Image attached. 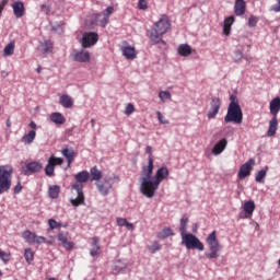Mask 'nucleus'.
<instances>
[{
	"mask_svg": "<svg viewBox=\"0 0 280 280\" xmlns=\"http://www.w3.org/2000/svg\"><path fill=\"white\" fill-rule=\"evenodd\" d=\"M152 172H154V159L148 158V165L141 167L140 177V191L145 198H154V191L159 189V185L170 176V170L167 167H160L152 180Z\"/></svg>",
	"mask_w": 280,
	"mask_h": 280,
	"instance_id": "f257e3e1",
	"label": "nucleus"
},
{
	"mask_svg": "<svg viewBox=\"0 0 280 280\" xmlns=\"http://www.w3.org/2000/svg\"><path fill=\"white\" fill-rule=\"evenodd\" d=\"M172 27V23H170V18L166 14L161 15L158 22L154 23L151 28V33L149 35L150 45H167V43L162 38L164 34H167V31Z\"/></svg>",
	"mask_w": 280,
	"mask_h": 280,
	"instance_id": "f03ea898",
	"label": "nucleus"
},
{
	"mask_svg": "<svg viewBox=\"0 0 280 280\" xmlns=\"http://www.w3.org/2000/svg\"><path fill=\"white\" fill-rule=\"evenodd\" d=\"M244 119V114L242 113V107L240 106V101L235 94L230 95V104L228 107V113L224 117L225 124H242Z\"/></svg>",
	"mask_w": 280,
	"mask_h": 280,
	"instance_id": "7ed1b4c3",
	"label": "nucleus"
},
{
	"mask_svg": "<svg viewBox=\"0 0 280 280\" xmlns=\"http://www.w3.org/2000/svg\"><path fill=\"white\" fill-rule=\"evenodd\" d=\"M206 243L210 250V253L206 254L207 259H218L220 257V250H222V245L218 241V233L212 231L206 238Z\"/></svg>",
	"mask_w": 280,
	"mask_h": 280,
	"instance_id": "20e7f679",
	"label": "nucleus"
},
{
	"mask_svg": "<svg viewBox=\"0 0 280 280\" xmlns=\"http://www.w3.org/2000/svg\"><path fill=\"white\" fill-rule=\"evenodd\" d=\"M12 167L0 166V196L10 191V188L12 187Z\"/></svg>",
	"mask_w": 280,
	"mask_h": 280,
	"instance_id": "39448f33",
	"label": "nucleus"
},
{
	"mask_svg": "<svg viewBox=\"0 0 280 280\" xmlns=\"http://www.w3.org/2000/svg\"><path fill=\"white\" fill-rule=\"evenodd\" d=\"M182 244H184L187 248V250H199L202 252L205 250V244H202V242H200V238L197 237L196 235L188 233V234H184L182 236Z\"/></svg>",
	"mask_w": 280,
	"mask_h": 280,
	"instance_id": "423d86ee",
	"label": "nucleus"
},
{
	"mask_svg": "<svg viewBox=\"0 0 280 280\" xmlns=\"http://www.w3.org/2000/svg\"><path fill=\"white\" fill-rule=\"evenodd\" d=\"M97 40H100V35L96 32H84L80 40L81 47L89 49L93 45H97Z\"/></svg>",
	"mask_w": 280,
	"mask_h": 280,
	"instance_id": "0eeeda50",
	"label": "nucleus"
},
{
	"mask_svg": "<svg viewBox=\"0 0 280 280\" xmlns=\"http://www.w3.org/2000/svg\"><path fill=\"white\" fill-rule=\"evenodd\" d=\"M113 185H115V182L113 178L108 177L97 182L96 188L101 196H108L110 194V189H113Z\"/></svg>",
	"mask_w": 280,
	"mask_h": 280,
	"instance_id": "6e6552de",
	"label": "nucleus"
},
{
	"mask_svg": "<svg viewBox=\"0 0 280 280\" xmlns=\"http://www.w3.org/2000/svg\"><path fill=\"white\" fill-rule=\"evenodd\" d=\"M220 108H222V101L220 97L212 96L210 102V109L207 114L208 119H215L218 113H220Z\"/></svg>",
	"mask_w": 280,
	"mask_h": 280,
	"instance_id": "1a4fd4ad",
	"label": "nucleus"
},
{
	"mask_svg": "<svg viewBox=\"0 0 280 280\" xmlns=\"http://www.w3.org/2000/svg\"><path fill=\"white\" fill-rule=\"evenodd\" d=\"M72 189L77 191V198L70 199L72 207L84 205V186L82 184H73Z\"/></svg>",
	"mask_w": 280,
	"mask_h": 280,
	"instance_id": "9d476101",
	"label": "nucleus"
},
{
	"mask_svg": "<svg viewBox=\"0 0 280 280\" xmlns=\"http://www.w3.org/2000/svg\"><path fill=\"white\" fill-rule=\"evenodd\" d=\"M255 167V159H249L245 164L240 167L238 178L244 180L247 176H250V170Z\"/></svg>",
	"mask_w": 280,
	"mask_h": 280,
	"instance_id": "9b49d317",
	"label": "nucleus"
},
{
	"mask_svg": "<svg viewBox=\"0 0 280 280\" xmlns=\"http://www.w3.org/2000/svg\"><path fill=\"white\" fill-rule=\"evenodd\" d=\"M43 170V164L40 162H28L24 167V176H30L36 174Z\"/></svg>",
	"mask_w": 280,
	"mask_h": 280,
	"instance_id": "f8f14e48",
	"label": "nucleus"
},
{
	"mask_svg": "<svg viewBox=\"0 0 280 280\" xmlns=\"http://www.w3.org/2000/svg\"><path fill=\"white\" fill-rule=\"evenodd\" d=\"M75 62H91V52L86 49L75 50L72 55Z\"/></svg>",
	"mask_w": 280,
	"mask_h": 280,
	"instance_id": "ddd939ff",
	"label": "nucleus"
},
{
	"mask_svg": "<svg viewBox=\"0 0 280 280\" xmlns=\"http://www.w3.org/2000/svg\"><path fill=\"white\" fill-rule=\"evenodd\" d=\"M57 240H58V242L61 243V246H63V248H66V250H72L73 242H69L67 233L59 232L58 235H57Z\"/></svg>",
	"mask_w": 280,
	"mask_h": 280,
	"instance_id": "4468645a",
	"label": "nucleus"
},
{
	"mask_svg": "<svg viewBox=\"0 0 280 280\" xmlns=\"http://www.w3.org/2000/svg\"><path fill=\"white\" fill-rule=\"evenodd\" d=\"M12 8H13V14H14L15 19H21L22 16H24L25 4L23 3V1H15L12 4Z\"/></svg>",
	"mask_w": 280,
	"mask_h": 280,
	"instance_id": "2eb2a0df",
	"label": "nucleus"
},
{
	"mask_svg": "<svg viewBox=\"0 0 280 280\" xmlns=\"http://www.w3.org/2000/svg\"><path fill=\"white\" fill-rule=\"evenodd\" d=\"M229 144V141L226 138L221 139L219 142H217L212 149V154L218 156V154H222L224 150H226V145Z\"/></svg>",
	"mask_w": 280,
	"mask_h": 280,
	"instance_id": "dca6fc26",
	"label": "nucleus"
},
{
	"mask_svg": "<svg viewBox=\"0 0 280 280\" xmlns=\"http://www.w3.org/2000/svg\"><path fill=\"white\" fill-rule=\"evenodd\" d=\"M234 13L236 16H244V14H246V1L235 0Z\"/></svg>",
	"mask_w": 280,
	"mask_h": 280,
	"instance_id": "f3484780",
	"label": "nucleus"
},
{
	"mask_svg": "<svg viewBox=\"0 0 280 280\" xmlns=\"http://www.w3.org/2000/svg\"><path fill=\"white\" fill-rule=\"evenodd\" d=\"M277 130H279V120H277V116H272L269 121L267 137H275L277 135Z\"/></svg>",
	"mask_w": 280,
	"mask_h": 280,
	"instance_id": "a211bd4d",
	"label": "nucleus"
},
{
	"mask_svg": "<svg viewBox=\"0 0 280 280\" xmlns=\"http://www.w3.org/2000/svg\"><path fill=\"white\" fill-rule=\"evenodd\" d=\"M121 51H122V56L127 60H135V58H137V51L135 50V47H132V46H122Z\"/></svg>",
	"mask_w": 280,
	"mask_h": 280,
	"instance_id": "6ab92c4d",
	"label": "nucleus"
},
{
	"mask_svg": "<svg viewBox=\"0 0 280 280\" xmlns=\"http://www.w3.org/2000/svg\"><path fill=\"white\" fill-rule=\"evenodd\" d=\"M91 174L89 171H81L74 175L77 183L74 185H82V183H89Z\"/></svg>",
	"mask_w": 280,
	"mask_h": 280,
	"instance_id": "aec40b11",
	"label": "nucleus"
},
{
	"mask_svg": "<svg viewBox=\"0 0 280 280\" xmlns=\"http://www.w3.org/2000/svg\"><path fill=\"white\" fill-rule=\"evenodd\" d=\"M269 110L272 117H277L280 110V97H275L269 104Z\"/></svg>",
	"mask_w": 280,
	"mask_h": 280,
	"instance_id": "412c9836",
	"label": "nucleus"
},
{
	"mask_svg": "<svg viewBox=\"0 0 280 280\" xmlns=\"http://www.w3.org/2000/svg\"><path fill=\"white\" fill-rule=\"evenodd\" d=\"M100 238L93 237L91 242V247H90V255L91 257H97L100 255Z\"/></svg>",
	"mask_w": 280,
	"mask_h": 280,
	"instance_id": "4be33fe9",
	"label": "nucleus"
},
{
	"mask_svg": "<svg viewBox=\"0 0 280 280\" xmlns=\"http://www.w3.org/2000/svg\"><path fill=\"white\" fill-rule=\"evenodd\" d=\"M61 154L67 159L68 165H71V163H73L75 156V150H73V148H63L61 150Z\"/></svg>",
	"mask_w": 280,
	"mask_h": 280,
	"instance_id": "5701e85b",
	"label": "nucleus"
},
{
	"mask_svg": "<svg viewBox=\"0 0 280 280\" xmlns=\"http://www.w3.org/2000/svg\"><path fill=\"white\" fill-rule=\"evenodd\" d=\"M37 49L42 54H49L51 52V49H54V44L51 43V40H44L39 43Z\"/></svg>",
	"mask_w": 280,
	"mask_h": 280,
	"instance_id": "b1692460",
	"label": "nucleus"
},
{
	"mask_svg": "<svg viewBox=\"0 0 280 280\" xmlns=\"http://www.w3.org/2000/svg\"><path fill=\"white\" fill-rule=\"evenodd\" d=\"M233 23H235V16L232 15L224 19L223 34H225V36H229V34H231V25H233Z\"/></svg>",
	"mask_w": 280,
	"mask_h": 280,
	"instance_id": "393cba45",
	"label": "nucleus"
},
{
	"mask_svg": "<svg viewBox=\"0 0 280 280\" xmlns=\"http://www.w3.org/2000/svg\"><path fill=\"white\" fill-rule=\"evenodd\" d=\"M177 54L187 58V56H191V46L189 44H182L177 47Z\"/></svg>",
	"mask_w": 280,
	"mask_h": 280,
	"instance_id": "a878e982",
	"label": "nucleus"
},
{
	"mask_svg": "<svg viewBox=\"0 0 280 280\" xmlns=\"http://www.w3.org/2000/svg\"><path fill=\"white\" fill-rule=\"evenodd\" d=\"M59 104L63 106V108H71L73 106V98L67 94H63L59 98Z\"/></svg>",
	"mask_w": 280,
	"mask_h": 280,
	"instance_id": "bb28decb",
	"label": "nucleus"
},
{
	"mask_svg": "<svg viewBox=\"0 0 280 280\" xmlns=\"http://www.w3.org/2000/svg\"><path fill=\"white\" fill-rule=\"evenodd\" d=\"M128 268V264H126L125 261L122 260H117L115 264H114V273L115 275H119L121 272H126Z\"/></svg>",
	"mask_w": 280,
	"mask_h": 280,
	"instance_id": "cd10ccee",
	"label": "nucleus"
},
{
	"mask_svg": "<svg viewBox=\"0 0 280 280\" xmlns=\"http://www.w3.org/2000/svg\"><path fill=\"white\" fill-rule=\"evenodd\" d=\"M50 121H52V124H56L57 126H62V124H65L67 119H65V116L61 113H52L50 115Z\"/></svg>",
	"mask_w": 280,
	"mask_h": 280,
	"instance_id": "c85d7f7f",
	"label": "nucleus"
},
{
	"mask_svg": "<svg viewBox=\"0 0 280 280\" xmlns=\"http://www.w3.org/2000/svg\"><path fill=\"white\" fill-rule=\"evenodd\" d=\"M34 139H36V130H31L22 137V141L25 145H32V143H34Z\"/></svg>",
	"mask_w": 280,
	"mask_h": 280,
	"instance_id": "c756f323",
	"label": "nucleus"
},
{
	"mask_svg": "<svg viewBox=\"0 0 280 280\" xmlns=\"http://www.w3.org/2000/svg\"><path fill=\"white\" fill-rule=\"evenodd\" d=\"M174 235V230L171 228H164L161 232L156 234L159 240H167V237H172Z\"/></svg>",
	"mask_w": 280,
	"mask_h": 280,
	"instance_id": "7c9ffc66",
	"label": "nucleus"
},
{
	"mask_svg": "<svg viewBox=\"0 0 280 280\" xmlns=\"http://www.w3.org/2000/svg\"><path fill=\"white\" fill-rule=\"evenodd\" d=\"M243 211H245L246 215H253V213L255 212V201H245V203L243 205Z\"/></svg>",
	"mask_w": 280,
	"mask_h": 280,
	"instance_id": "2f4dec72",
	"label": "nucleus"
},
{
	"mask_svg": "<svg viewBox=\"0 0 280 280\" xmlns=\"http://www.w3.org/2000/svg\"><path fill=\"white\" fill-rule=\"evenodd\" d=\"M48 196L52 200H56L58 196H60V186L58 185L50 186L48 189Z\"/></svg>",
	"mask_w": 280,
	"mask_h": 280,
	"instance_id": "473e14b6",
	"label": "nucleus"
},
{
	"mask_svg": "<svg viewBox=\"0 0 280 280\" xmlns=\"http://www.w3.org/2000/svg\"><path fill=\"white\" fill-rule=\"evenodd\" d=\"M266 174H268V166H265V168H261L255 176L256 183H264V179L266 178Z\"/></svg>",
	"mask_w": 280,
	"mask_h": 280,
	"instance_id": "72a5a7b5",
	"label": "nucleus"
},
{
	"mask_svg": "<svg viewBox=\"0 0 280 280\" xmlns=\"http://www.w3.org/2000/svg\"><path fill=\"white\" fill-rule=\"evenodd\" d=\"M91 180H100L102 178V171L97 170V166H94L90 170Z\"/></svg>",
	"mask_w": 280,
	"mask_h": 280,
	"instance_id": "f704fd0d",
	"label": "nucleus"
},
{
	"mask_svg": "<svg viewBox=\"0 0 280 280\" xmlns=\"http://www.w3.org/2000/svg\"><path fill=\"white\" fill-rule=\"evenodd\" d=\"M14 40L10 42L3 49V56H13L14 55Z\"/></svg>",
	"mask_w": 280,
	"mask_h": 280,
	"instance_id": "c9c22d12",
	"label": "nucleus"
},
{
	"mask_svg": "<svg viewBox=\"0 0 280 280\" xmlns=\"http://www.w3.org/2000/svg\"><path fill=\"white\" fill-rule=\"evenodd\" d=\"M189 222V218H182L180 219V226H179V233L180 235H187V223Z\"/></svg>",
	"mask_w": 280,
	"mask_h": 280,
	"instance_id": "e433bc0d",
	"label": "nucleus"
},
{
	"mask_svg": "<svg viewBox=\"0 0 280 280\" xmlns=\"http://www.w3.org/2000/svg\"><path fill=\"white\" fill-rule=\"evenodd\" d=\"M56 170V166L51 163V160H48V164L45 167V174L46 176H54V172Z\"/></svg>",
	"mask_w": 280,
	"mask_h": 280,
	"instance_id": "4c0bfd02",
	"label": "nucleus"
},
{
	"mask_svg": "<svg viewBox=\"0 0 280 280\" xmlns=\"http://www.w3.org/2000/svg\"><path fill=\"white\" fill-rule=\"evenodd\" d=\"M24 259L28 264H32V261H34V253L32 252V248H26L24 250Z\"/></svg>",
	"mask_w": 280,
	"mask_h": 280,
	"instance_id": "58836bf2",
	"label": "nucleus"
},
{
	"mask_svg": "<svg viewBox=\"0 0 280 280\" xmlns=\"http://www.w3.org/2000/svg\"><path fill=\"white\" fill-rule=\"evenodd\" d=\"M159 97L161 102L165 103L167 100H172V93L170 91H160Z\"/></svg>",
	"mask_w": 280,
	"mask_h": 280,
	"instance_id": "ea45409f",
	"label": "nucleus"
},
{
	"mask_svg": "<svg viewBox=\"0 0 280 280\" xmlns=\"http://www.w3.org/2000/svg\"><path fill=\"white\" fill-rule=\"evenodd\" d=\"M150 253H152V255H154V253H159V250H161V244H159V242H153L152 245L149 247Z\"/></svg>",
	"mask_w": 280,
	"mask_h": 280,
	"instance_id": "a19ab883",
	"label": "nucleus"
},
{
	"mask_svg": "<svg viewBox=\"0 0 280 280\" xmlns=\"http://www.w3.org/2000/svg\"><path fill=\"white\" fill-rule=\"evenodd\" d=\"M48 161H51V164H52V166H55V167H56V165H62V163H65V159H62V158H56V156L49 158Z\"/></svg>",
	"mask_w": 280,
	"mask_h": 280,
	"instance_id": "79ce46f5",
	"label": "nucleus"
},
{
	"mask_svg": "<svg viewBox=\"0 0 280 280\" xmlns=\"http://www.w3.org/2000/svg\"><path fill=\"white\" fill-rule=\"evenodd\" d=\"M48 224H49V228L51 230L54 229H60L62 226V223H59L58 221L54 220V219H49L48 220Z\"/></svg>",
	"mask_w": 280,
	"mask_h": 280,
	"instance_id": "37998d69",
	"label": "nucleus"
},
{
	"mask_svg": "<svg viewBox=\"0 0 280 280\" xmlns=\"http://www.w3.org/2000/svg\"><path fill=\"white\" fill-rule=\"evenodd\" d=\"M259 22V19L255 15H250L248 19V26L249 27H257V23Z\"/></svg>",
	"mask_w": 280,
	"mask_h": 280,
	"instance_id": "c03bdc74",
	"label": "nucleus"
},
{
	"mask_svg": "<svg viewBox=\"0 0 280 280\" xmlns=\"http://www.w3.org/2000/svg\"><path fill=\"white\" fill-rule=\"evenodd\" d=\"M113 12H115V7H107L104 11H103V16L110 19V14H113Z\"/></svg>",
	"mask_w": 280,
	"mask_h": 280,
	"instance_id": "a18cd8bd",
	"label": "nucleus"
},
{
	"mask_svg": "<svg viewBox=\"0 0 280 280\" xmlns=\"http://www.w3.org/2000/svg\"><path fill=\"white\" fill-rule=\"evenodd\" d=\"M135 113V105L128 103L125 108V115H132Z\"/></svg>",
	"mask_w": 280,
	"mask_h": 280,
	"instance_id": "49530a36",
	"label": "nucleus"
},
{
	"mask_svg": "<svg viewBox=\"0 0 280 280\" xmlns=\"http://www.w3.org/2000/svg\"><path fill=\"white\" fill-rule=\"evenodd\" d=\"M156 117L160 124H163V125L170 124V120L165 119V117L163 116V114H161V112H156Z\"/></svg>",
	"mask_w": 280,
	"mask_h": 280,
	"instance_id": "de8ad7c7",
	"label": "nucleus"
},
{
	"mask_svg": "<svg viewBox=\"0 0 280 280\" xmlns=\"http://www.w3.org/2000/svg\"><path fill=\"white\" fill-rule=\"evenodd\" d=\"M46 242H47V238L35 234V240L33 241V244H45Z\"/></svg>",
	"mask_w": 280,
	"mask_h": 280,
	"instance_id": "09e8293b",
	"label": "nucleus"
},
{
	"mask_svg": "<svg viewBox=\"0 0 280 280\" xmlns=\"http://www.w3.org/2000/svg\"><path fill=\"white\" fill-rule=\"evenodd\" d=\"M242 58H244V54L242 52V50H235V52H234V61L235 62H240V60H242Z\"/></svg>",
	"mask_w": 280,
	"mask_h": 280,
	"instance_id": "8fccbe9b",
	"label": "nucleus"
},
{
	"mask_svg": "<svg viewBox=\"0 0 280 280\" xmlns=\"http://www.w3.org/2000/svg\"><path fill=\"white\" fill-rule=\"evenodd\" d=\"M138 8L139 10H148V0H139Z\"/></svg>",
	"mask_w": 280,
	"mask_h": 280,
	"instance_id": "3c124183",
	"label": "nucleus"
},
{
	"mask_svg": "<svg viewBox=\"0 0 280 280\" xmlns=\"http://www.w3.org/2000/svg\"><path fill=\"white\" fill-rule=\"evenodd\" d=\"M108 23H110V19L106 18V15H103V19L100 20V25L102 27H106V25H108Z\"/></svg>",
	"mask_w": 280,
	"mask_h": 280,
	"instance_id": "603ef678",
	"label": "nucleus"
},
{
	"mask_svg": "<svg viewBox=\"0 0 280 280\" xmlns=\"http://www.w3.org/2000/svg\"><path fill=\"white\" fill-rule=\"evenodd\" d=\"M271 12H280V0H277V3L270 7Z\"/></svg>",
	"mask_w": 280,
	"mask_h": 280,
	"instance_id": "864d4df0",
	"label": "nucleus"
},
{
	"mask_svg": "<svg viewBox=\"0 0 280 280\" xmlns=\"http://www.w3.org/2000/svg\"><path fill=\"white\" fill-rule=\"evenodd\" d=\"M40 10H42V12H44V14H49V12H51V7H49L47 4H42Z\"/></svg>",
	"mask_w": 280,
	"mask_h": 280,
	"instance_id": "5fc2aeb1",
	"label": "nucleus"
},
{
	"mask_svg": "<svg viewBox=\"0 0 280 280\" xmlns=\"http://www.w3.org/2000/svg\"><path fill=\"white\" fill-rule=\"evenodd\" d=\"M128 222L127 219L124 218H117V224L118 226H126V223Z\"/></svg>",
	"mask_w": 280,
	"mask_h": 280,
	"instance_id": "6e6d98bb",
	"label": "nucleus"
},
{
	"mask_svg": "<svg viewBox=\"0 0 280 280\" xmlns=\"http://www.w3.org/2000/svg\"><path fill=\"white\" fill-rule=\"evenodd\" d=\"M7 257H8V254L0 249V259H2V261H4V262H8L9 258H7Z\"/></svg>",
	"mask_w": 280,
	"mask_h": 280,
	"instance_id": "4d7b16f0",
	"label": "nucleus"
},
{
	"mask_svg": "<svg viewBox=\"0 0 280 280\" xmlns=\"http://www.w3.org/2000/svg\"><path fill=\"white\" fill-rule=\"evenodd\" d=\"M23 190V186H21V182H19L14 187V194H21Z\"/></svg>",
	"mask_w": 280,
	"mask_h": 280,
	"instance_id": "13d9d810",
	"label": "nucleus"
},
{
	"mask_svg": "<svg viewBox=\"0 0 280 280\" xmlns=\"http://www.w3.org/2000/svg\"><path fill=\"white\" fill-rule=\"evenodd\" d=\"M33 233L31 231H25V232L22 233V237H23V240H26V242H27V240L30 238V236Z\"/></svg>",
	"mask_w": 280,
	"mask_h": 280,
	"instance_id": "bf43d9fd",
	"label": "nucleus"
},
{
	"mask_svg": "<svg viewBox=\"0 0 280 280\" xmlns=\"http://www.w3.org/2000/svg\"><path fill=\"white\" fill-rule=\"evenodd\" d=\"M36 237V233H33L28 236V240L26 242H28L30 244H34V240Z\"/></svg>",
	"mask_w": 280,
	"mask_h": 280,
	"instance_id": "052dcab7",
	"label": "nucleus"
},
{
	"mask_svg": "<svg viewBox=\"0 0 280 280\" xmlns=\"http://www.w3.org/2000/svg\"><path fill=\"white\" fill-rule=\"evenodd\" d=\"M125 226H126V229H128V231L135 230V225L128 221L125 223Z\"/></svg>",
	"mask_w": 280,
	"mask_h": 280,
	"instance_id": "680f3d73",
	"label": "nucleus"
},
{
	"mask_svg": "<svg viewBox=\"0 0 280 280\" xmlns=\"http://www.w3.org/2000/svg\"><path fill=\"white\" fill-rule=\"evenodd\" d=\"M145 152H147V154H149V159H150V158L152 159V147L147 145Z\"/></svg>",
	"mask_w": 280,
	"mask_h": 280,
	"instance_id": "e2e57ef3",
	"label": "nucleus"
},
{
	"mask_svg": "<svg viewBox=\"0 0 280 280\" xmlns=\"http://www.w3.org/2000/svg\"><path fill=\"white\" fill-rule=\"evenodd\" d=\"M8 1H9V0H2V1L0 2V10H4V9H5V5H8Z\"/></svg>",
	"mask_w": 280,
	"mask_h": 280,
	"instance_id": "0e129e2a",
	"label": "nucleus"
},
{
	"mask_svg": "<svg viewBox=\"0 0 280 280\" xmlns=\"http://www.w3.org/2000/svg\"><path fill=\"white\" fill-rule=\"evenodd\" d=\"M30 128H32L33 130H36L37 126H36V122L33 120L30 122Z\"/></svg>",
	"mask_w": 280,
	"mask_h": 280,
	"instance_id": "69168bd1",
	"label": "nucleus"
},
{
	"mask_svg": "<svg viewBox=\"0 0 280 280\" xmlns=\"http://www.w3.org/2000/svg\"><path fill=\"white\" fill-rule=\"evenodd\" d=\"M7 128H12V121L10 118L7 119Z\"/></svg>",
	"mask_w": 280,
	"mask_h": 280,
	"instance_id": "338daca9",
	"label": "nucleus"
},
{
	"mask_svg": "<svg viewBox=\"0 0 280 280\" xmlns=\"http://www.w3.org/2000/svg\"><path fill=\"white\" fill-rule=\"evenodd\" d=\"M244 60H246L247 62H250V57H244Z\"/></svg>",
	"mask_w": 280,
	"mask_h": 280,
	"instance_id": "774afa93",
	"label": "nucleus"
}]
</instances>
